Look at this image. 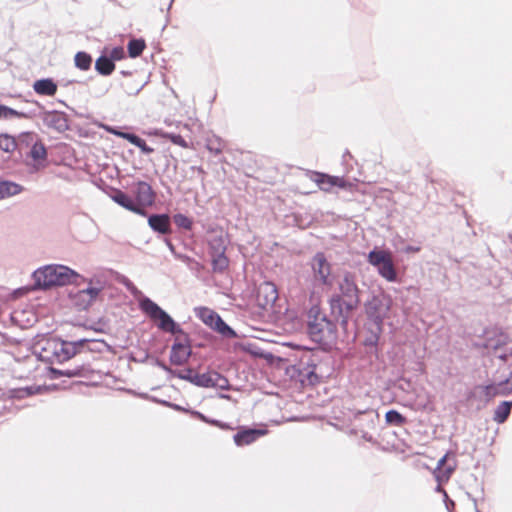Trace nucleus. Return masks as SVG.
I'll return each mask as SVG.
<instances>
[{
    "instance_id": "nucleus-10",
    "label": "nucleus",
    "mask_w": 512,
    "mask_h": 512,
    "mask_svg": "<svg viewBox=\"0 0 512 512\" xmlns=\"http://www.w3.org/2000/svg\"><path fill=\"white\" fill-rule=\"evenodd\" d=\"M136 210L140 211L138 215L146 216V208L152 206L155 202L156 194L150 184L145 181H138L131 187Z\"/></svg>"
},
{
    "instance_id": "nucleus-56",
    "label": "nucleus",
    "mask_w": 512,
    "mask_h": 512,
    "mask_svg": "<svg viewBox=\"0 0 512 512\" xmlns=\"http://www.w3.org/2000/svg\"><path fill=\"white\" fill-rule=\"evenodd\" d=\"M443 500H444V504H445V507L446 509L449 511V512H453L454 508H455V502L449 498L447 492H444V495H443Z\"/></svg>"
},
{
    "instance_id": "nucleus-20",
    "label": "nucleus",
    "mask_w": 512,
    "mask_h": 512,
    "mask_svg": "<svg viewBox=\"0 0 512 512\" xmlns=\"http://www.w3.org/2000/svg\"><path fill=\"white\" fill-rule=\"evenodd\" d=\"M16 138L17 143V154L18 157L15 159V161H20L24 159L25 153L28 151L27 149H30L31 146L39 139L37 134L32 131H26L20 133Z\"/></svg>"
},
{
    "instance_id": "nucleus-35",
    "label": "nucleus",
    "mask_w": 512,
    "mask_h": 512,
    "mask_svg": "<svg viewBox=\"0 0 512 512\" xmlns=\"http://www.w3.org/2000/svg\"><path fill=\"white\" fill-rule=\"evenodd\" d=\"M385 421L388 425L402 426L407 422V418L395 409H390L385 414Z\"/></svg>"
},
{
    "instance_id": "nucleus-31",
    "label": "nucleus",
    "mask_w": 512,
    "mask_h": 512,
    "mask_svg": "<svg viewBox=\"0 0 512 512\" xmlns=\"http://www.w3.org/2000/svg\"><path fill=\"white\" fill-rule=\"evenodd\" d=\"M383 332V326L369 324L368 335L364 339V345L366 347H377L380 335Z\"/></svg>"
},
{
    "instance_id": "nucleus-50",
    "label": "nucleus",
    "mask_w": 512,
    "mask_h": 512,
    "mask_svg": "<svg viewBox=\"0 0 512 512\" xmlns=\"http://www.w3.org/2000/svg\"><path fill=\"white\" fill-rule=\"evenodd\" d=\"M178 259L187 263V264H191L193 263L195 265V268L197 269H202L203 266L201 263H199L198 261H196L195 259H193L192 257L188 256V255H185V254H180L178 255Z\"/></svg>"
},
{
    "instance_id": "nucleus-44",
    "label": "nucleus",
    "mask_w": 512,
    "mask_h": 512,
    "mask_svg": "<svg viewBox=\"0 0 512 512\" xmlns=\"http://www.w3.org/2000/svg\"><path fill=\"white\" fill-rule=\"evenodd\" d=\"M71 341L75 345L76 350H78V354L87 352V347L89 345L90 338L83 337V338L74 339Z\"/></svg>"
},
{
    "instance_id": "nucleus-42",
    "label": "nucleus",
    "mask_w": 512,
    "mask_h": 512,
    "mask_svg": "<svg viewBox=\"0 0 512 512\" xmlns=\"http://www.w3.org/2000/svg\"><path fill=\"white\" fill-rule=\"evenodd\" d=\"M106 347H108V344L105 342V340L90 338L87 352L101 353Z\"/></svg>"
},
{
    "instance_id": "nucleus-63",
    "label": "nucleus",
    "mask_w": 512,
    "mask_h": 512,
    "mask_svg": "<svg viewBox=\"0 0 512 512\" xmlns=\"http://www.w3.org/2000/svg\"><path fill=\"white\" fill-rule=\"evenodd\" d=\"M467 496L468 498L473 502L474 506H475V512H481L478 508H477V500L476 498H474L470 493L467 492Z\"/></svg>"
},
{
    "instance_id": "nucleus-12",
    "label": "nucleus",
    "mask_w": 512,
    "mask_h": 512,
    "mask_svg": "<svg viewBox=\"0 0 512 512\" xmlns=\"http://www.w3.org/2000/svg\"><path fill=\"white\" fill-rule=\"evenodd\" d=\"M307 176L318 186L320 190L324 192H330L333 187L341 189H348L351 187V184L348 183L344 177L332 176L327 173L311 170L307 171Z\"/></svg>"
},
{
    "instance_id": "nucleus-25",
    "label": "nucleus",
    "mask_w": 512,
    "mask_h": 512,
    "mask_svg": "<svg viewBox=\"0 0 512 512\" xmlns=\"http://www.w3.org/2000/svg\"><path fill=\"white\" fill-rule=\"evenodd\" d=\"M33 89L38 95L54 96L57 92V84L52 78H42L33 83Z\"/></svg>"
},
{
    "instance_id": "nucleus-27",
    "label": "nucleus",
    "mask_w": 512,
    "mask_h": 512,
    "mask_svg": "<svg viewBox=\"0 0 512 512\" xmlns=\"http://www.w3.org/2000/svg\"><path fill=\"white\" fill-rule=\"evenodd\" d=\"M211 258V268L212 272L215 274H223L229 268L230 260L224 253L212 254L209 255Z\"/></svg>"
},
{
    "instance_id": "nucleus-54",
    "label": "nucleus",
    "mask_w": 512,
    "mask_h": 512,
    "mask_svg": "<svg viewBox=\"0 0 512 512\" xmlns=\"http://www.w3.org/2000/svg\"><path fill=\"white\" fill-rule=\"evenodd\" d=\"M359 432L361 433V438L364 439L365 441L371 444L377 443V440L371 434H369L368 430L364 429V427L359 428Z\"/></svg>"
},
{
    "instance_id": "nucleus-21",
    "label": "nucleus",
    "mask_w": 512,
    "mask_h": 512,
    "mask_svg": "<svg viewBox=\"0 0 512 512\" xmlns=\"http://www.w3.org/2000/svg\"><path fill=\"white\" fill-rule=\"evenodd\" d=\"M448 455L449 453H446L439 459L437 467L433 473L437 483L439 484L447 482L456 468L455 462L453 464H446Z\"/></svg>"
},
{
    "instance_id": "nucleus-26",
    "label": "nucleus",
    "mask_w": 512,
    "mask_h": 512,
    "mask_svg": "<svg viewBox=\"0 0 512 512\" xmlns=\"http://www.w3.org/2000/svg\"><path fill=\"white\" fill-rule=\"evenodd\" d=\"M228 238L223 232L217 233L208 240V254H218L227 251Z\"/></svg>"
},
{
    "instance_id": "nucleus-28",
    "label": "nucleus",
    "mask_w": 512,
    "mask_h": 512,
    "mask_svg": "<svg viewBox=\"0 0 512 512\" xmlns=\"http://www.w3.org/2000/svg\"><path fill=\"white\" fill-rule=\"evenodd\" d=\"M95 70L102 76H109L115 70V63L108 55L101 54L95 61Z\"/></svg>"
},
{
    "instance_id": "nucleus-1",
    "label": "nucleus",
    "mask_w": 512,
    "mask_h": 512,
    "mask_svg": "<svg viewBox=\"0 0 512 512\" xmlns=\"http://www.w3.org/2000/svg\"><path fill=\"white\" fill-rule=\"evenodd\" d=\"M139 309L156 323L159 330L176 336L170 350V363L175 366L187 364L192 355V340L189 334L167 311L149 297H143L139 301Z\"/></svg>"
},
{
    "instance_id": "nucleus-13",
    "label": "nucleus",
    "mask_w": 512,
    "mask_h": 512,
    "mask_svg": "<svg viewBox=\"0 0 512 512\" xmlns=\"http://www.w3.org/2000/svg\"><path fill=\"white\" fill-rule=\"evenodd\" d=\"M193 379L192 384L197 387L218 388L220 390H227L229 388L228 379L214 370L205 373H195Z\"/></svg>"
},
{
    "instance_id": "nucleus-58",
    "label": "nucleus",
    "mask_w": 512,
    "mask_h": 512,
    "mask_svg": "<svg viewBox=\"0 0 512 512\" xmlns=\"http://www.w3.org/2000/svg\"><path fill=\"white\" fill-rule=\"evenodd\" d=\"M191 414L202 422H205V423L208 422L209 417H207L206 415H204L203 413H201L199 411L193 410V411H191Z\"/></svg>"
},
{
    "instance_id": "nucleus-14",
    "label": "nucleus",
    "mask_w": 512,
    "mask_h": 512,
    "mask_svg": "<svg viewBox=\"0 0 512 512\" xmlns=\"http://www.w3.org/2000/svg\"><path fill=\"white\" fill-rule=\"evenodd\" d=\"M41 120L46 127L59 133H63L69 129L67 114L62 111H44L41 114Z\"/></svg>"
},
{
    "instance_id": "nucleus-3",
    "label": "nucleus",
    "mask_w": 512,
    "mask_h": 512,
    "mask_svg": "<svg viewBox=\"0 0 512 512\" xmlns=\"http://www.w3.org/2000/svg\"><path fill=\"white\" fill-rule=\"evenodd\" d=\"M338 321L331 315L322 311L319 305H312L307 311L306 333L310 340L318 344L323 350H328L336 342Z\"/></svg>"
},
{
    "instance_id": "nucleus-62",
    "label": "nucleus",
    "mask_w": 512,
    "mask_h": 512,
    "mask_svg": "<svg viewBox=\"0 0 512 512\" xmlns=\"http://www.w3.org/2000/svg\"><path fill=\"white\" fill-rule=\"evenodd\" d=\"M151 359V356L149 353H145L143 357H141L140 359H138L137 361L140 362V363H145L147 362L148 360L150 361Z\"/></svg>"
},
{
    "instance_id": "nucleus-52",
    "label": "nucleus",
    "mask_w": 512,
    "mask_h": 512,
    "mask_svg": "<svg viewBox=\"0 0 512 512\" xmlns=\"http://www.w3.org/2000/svg\"><path fill=\"white\" fill-rule=\"evenodd\" d=\"M207 423L210 425H213V426H217L224 430H232L233 429V427L230 426V424L221 422L220 420H217V419L209 418Z\"/></svg>"
},
{
    "instance_id": "nucleus-38",
    "label": "nucleus",
    "mask_w": 512,
    "mask_h": 512,
    "mask_svg": "<svg viewBox=\"0 0 512 512\" xmlns=\"http://www.w3.org/2000/svg\"><path fill=\"white\" fill-rule=\"evenodd\" d=\"M206 148L210 153L217 156L223 152L224 143L221 138L213 136L212 138L207 139Z\"/></svg>"
},
{
    "instance_id": "nucleus-46",
    "label": "nucleus",
    "mask_w": 512,
    "mask_h": 512,
    "mask_svg": "<svg viewBox=\"0 0 512 512\" xmlns=\"http://www.w3.org/2000/svg\"><path fill=\"white\" fill-rule=\"evenodd\" d=\"M150 363L153 366H157V367L161 368L162 370H164L169 375L173 372V368L168 366L164 361H162L161 359H159L157 357H152L151 356Z\"/></svg>"
},
{
    "instance_id": "nucleus-22",
    "label": "nucleus",
    "mask_w": 512,
    "mask_h": 512,
    "mask_svg": "<svg viewBox=\"0 0 512 512\" xmlns=\"http://www.w3.org/2000/svg\"><path fill=\"white\" fill-rule=\"evenodd\" d=\"M355 419L359 421V428L374 430L379 422V414L373 409L358 411Z\"/></svg>"
},
{
    "instance_id": "nucleus-18",
    "label": "nucleus",
    "mask_w": 512,
    "mask_h": 512,
    "mask_svg": "<svg viewBox=\"0 0 512 512\" xmlns=\"http://www.w3.org/2000/svg\"><path fill=\"white\" fill-rule=\"evenodd\" d=\"M257 299L262 307L272 306L278 299L276 286L271 282L262 283L257 291Z\"/></svg>"
},
{
    "instance_id": "nucleus-39",
    "label": "nucleus",
    "mask_w": 512,
    "mask_h": 512,
    "mask_svg": "<svg viewBox=\"0 0 512 512\" xmlns=\"http://www.w3.org/2000/svg\"><path fill=\"white\" fill-rule=\"evenodd\" d=\"M6 119L11 117L31 119L36 116L35 110L18 111L5 105Z\"/></svg>"
},
{
    "instance_id": "nucleus-23",
    "label": "nucleus",
    "mask_w": 512,
    "mask_h": 512,
    "mask_svg": "<svg viewBox=\"0 0 512 512\" xmlns=\"http://www.w3.org/2000/svg\"><path fill=\"white\" fill-rule=\"evenodd\" d=\"M101 289L97 287H87L85 289L79 290L76 295V304L81 309L88 308L92 302L98 297L100 294Z\"/></svg>"
},
{
    "instance_id": "nucleus-49",
    "label": "nucleus",
    "mask_w": 512,
    "mask_h": 512,
    "mask_svg": "<svg viewBox=\"0 0 512 512\" xmlns=\"http://www.w3.org/2000/svg\"><path fill=\"white\" fill-rule=\"evenodd\" d=\"M120 138L127 140L129 143H131L135 146V144H137V142L139 141V139L141 137L135 133L126 131L124 134L120 135Z\"/></svg>"
},
{
    "instance_id": "nucleus-19",
    "label": "nucleus",
    "mask_w": 512,
    "mask_h": 512,
    "mask_svg": "<svg viewBox=\"0 0 512 512\" xmlns=\"http://www.w3.org/2000/svg\"><path fill=\"white\" fill-rule=\"evenodd\" d=\"M266 433H267L266 429L244 428V429L238 431L236 434H234L233 440L237 446H245V445L252 444L258 438L265 435Z\"/></svg>"
},
{
    "instance_id": "nucleus-11",
    "label": "nucleus",
    "mask_w": 512,
    "mask_h": 512,
    "mask_svg": "<svg viewBox=\"0 0 512 512\" xmlns=\"http://www.w3.org/2000/svg\"><path fill=\"white\" fill-rule=\"evenodd\" d=\"M311 269L315 280L323 286L331 287L334 283L331 276L332 265L323 252H317L311 260Z\"/></svg>"
},
{
    "instance_id": "nucleus-43",
    "label": "nucleus",
    "mask_w": 512,
    "mask_h": 512,
    "mask_svg": "<svg viewBox=\"0 0 512 512\" xmlns=\"http://www.w3.org/2000/svg\"><path fill=\"white\" fill-rule=\"evenodd\" d=\"M121 283L126 287V289L136 298H138V302L143 298L146 297L143 295V293L134 285V283L128 279L127 277H123V280Z\"/></svg>"
},
{
    "instance_id": "nucleus-53",
    "label": "nucleus",
    "mask_w": 512,
    "mask_h": 512,
    "mask_svg": "<svg viewBox=\"0 0 512 512\" xmlns=\"http://www.w3.org/2000/svg\"><path fill=\"white\" fill-rule=\"evenodd\" d=\"M153 401L157 402V403H161L163 405H166L168 407H172L173 409L177 410V411H184V412H187L188 410L181 407L180 405L178 404H173V403H170L168 401H165V400H158L157 398L155 397H152L151 398Z\"/></svg>"
},
{
    "instance_id": "nucleus-37",
    "label": "nucleus",
    "mask_w": 512,
    "mask_h": 512,
    "mask_svg": "<svg viewBox=\"0 0 512 512\" xmlns=\"http://www.w3.org/2000/svg\"><path fill=\"white\" fill-rule=\"evenodd\" d=\"M175 225L183 230L190 231L193 228V220L182 213H176L171 218Z\"/></svg>"
},
{
    "instance_id": "nucleus-17",
    "label": "nucleus",
    "mask_w": 512,
    "mask_h": 512,
    "mask_svg": "<svg viewBox=\"0 0 512 512\" xmlns=\"http://www.w3.org/2000/svg\"><path fill=\"white\" fill-rule=\"evenodd\" d=\"M26 158H31L33 161L32 167L39 170L45 166L48 157V152L44 143L38 139L31 148L24 155Z\"/></svg>"
},
{
    "instance_id": "nucleus-5",
    "label": "nucleus",
    "mask_w": 512,
    "mask_h": 512,
    "mask_svg": "<svg viewBox=\"0 0 512 512\" xmlns=\"http://www.w3.org/2000/svg\"><path fill=\"white\" fill-rule=\"evenodd\" d=\"M317 359L314 354H305L299 361L287 368V374L301 385H315L320 382L317 374Z\"/></svg>"
},
{
    "instance_id": "nucleus-7",
    "label": "nucleus",
    "mask_w": 512,
    "mask_h": 512,
    "mask_svg": "<svg viewBox=\"0 0 512 512\" xmlns=\"http://www.w3.org/2000/svg\"><path fill=\"white\" fill-rule=\"evenodd\" d=\"M367 260L375 267L379 275L388 282L398 281V272L393 263L392 254L388 250L374 247L369 253Z\"/></svg>"
},
{
    "instance_id": "nucleus-60",
    "label": "nucleus",
    "mask_w": 512,
    "mask_h": 512,
    "mask_svg": "<svg viewBox=\"0 0 512 512\" xmlns=\"http://www.w3.org/2000/svg\"><path fill=\"white\" fill-rule=\"evenodd\" d=\"M107 131H108L109 133H111V134H113V135H115V136L119 137V138H120V135H121V134H124V133L126 132V131L121 130V129H120V128H118V127H111V128H108V129H107Z\"/></svg>"
},
{
    "instance_id": "nucleus-32",
    "label": "nucleus",
    "mask_w": 512,
    "mask_h": 512,
    "mask_svg": "<svg viewBox=\"0 0 512 512\" xmlns=\"http://www.w3.org/2000/svg\"><path fill=\"white\" fill-rule=\"evenodd\" d=\"M92 62V56L85 51H79L74 56L75 67L81 71H88L92 66Z\"/></svg>"
},
{
    "instance_id": "nucleus-8",
    "label": "nucleus",
    "mask_w": 512,
    "mask_h": 512,
    "mask_svg": "<svg viewBox=\"0 0 512 512\" xmlns=\"http://www.w3.org/2000/svg\"><path fill=\"white\" fill-rule=\"evenodd\" d=\"M391 299L382 293L373 294L364 304L369 324L384 325L391 309Z\"/></svg>"
},
{
    "instance_id": "nucleus-33",
    "label": "nucleus",
    "mask_w": 512,
    "mask_h": 512,
    "mask_svg": "<svg viewBox=\"0 0 512 512\" xmlns=\"http://www.w3.org/2000/svg\"><path fill=\"white\" fill-rule=\"evenodd\" d=\"M146 48L145 40L142 38H133L127 44L128 55L131 58L139 57Z\"/></svg>"
},
{
    "instance_id": "nucleus-59",
    "label": "nucleus",
    "mask_w": 512,
    "mask_h": 512,
    "mask_svg": "<svg viewBox=\"0 0 512 512\" xmlns=\"http://www.w3.org/2000/svg\"><path fill=\"white\" fill-rule=\"evenodd\" d=\"M191 414L202 422H205V423L208 422L209 417H207L206 415H204L203 413H201L199 411L193 410V411H191Z\"/></svg>"
},
{
    "instance_id": "nucleus-57",
    "label": "nucleus",
    "mask_w": 512,
    "mask_h": 512,
    "mask_svg": "<svg viewBox=\"0 0 512 512\" xmlns=\"http://www.w3.org/2000/svg\"><path fill=\"white\" fill-rule=\"evenodd\" d=\"M163 241H164L165 245L168 247V249L170 250V252L178 258L179 254L176 253V248H175L174 244L172 243L171 239L169 237H165Z\"/></svg>"
},
{
    "instance_id": "nucleus-34",
    "label": "nucleus",
    "mask_w": 512,
    "mask_h": 512,
    "mask_svg": "<svg viewBox=\"0 0 512 512\" xmlns=\"http://www.w3.org/2000/svg\"><path fill=\"white\" fill-rule=\"evenodd\" d=\"M0 150L6 153H17L16 138L9 134H0Z\"/></svg>"
},
{
    "instance_id": "nucleus-40",
    "label": "nucleus",
    "mask_w": 512,
    "mask_h": 512,
    "mask_svg": "<svg viewBox=\"0 0 512 512\" xmlns=\"http://www.w3.org/2000/svg\"><path fill=\"white\" fill-rule=\"evenodd\" d=\"M86 371H88V367L86 365H77L73 368L63 369L64 377L74 378V377H83L85 376Z\"/></svg>"
},
{
    "instance_id": "nucleus-51",
    "label": "nucleus",
    "mask_w": 512,
    "mask_h": 512,
    "mask_svg": "<svg viewBox=\"0 0 512 512\" xmlns=\"http://www.w3.org/2000/svg\"><path fill=\"white\" fill-rule=\"evenodd\" d=\"M42 390L41 386H27L21 390V392L26 396H31L35 394H39Z\"/></svg>"
},
{
    "instance_id": "nucleus-29",
    "label": "nucleus",
    "mask_w": 512,
    "mask_h": 512,
    "mask_svg": "<svg viewBox=\"0 0 512 512\" xmlns=\"http://www.w3.org/2000/svg\"><path fill=\"white\" fill-rule=\"evenodd\" d=\"M23 187L13 181L0 180V199L11 197L22 192Z\"/></svg>"
},
{
    "instance_id": "nucleus-61",
    "label": "nucleus",
    "mask_w": 512,
    "mask_h": 512,
    "mask_svg": "<svg viewBox=\"0 0 512 512\" xmlns=\"http://www.w3.org/2000/svg\"><path fill=\"white\" fill-rule=\"evenodd\" d=\"M293 217H294V222H295V224H296L297 226H299V227L304 228V227H306V226L310 223V222H308V223H303V222H302V220L300 219V217H299L297 214H294V216H293Z\"/></svg>"
},
{
    "instance_id": "nucleus-4",
    "label": "nucleus",
    "mask_w": 512,
    "mask_h": 512,
    "mask_svg": "<svg viewBox=\"0 0 512 512\" xmlns=\"http://www.w3.org/2000/svg\"><path fill=\"white\" fill-rule=\"evenodd\" d=\"M34 289L47 290L55 286L79 285L86 279L68 266L50 264L33 272Z\"/></svg>"
},
{
    "instance_id": "nucleus-24",
    "label": "nucleus",
    "mask_w": 512,
    "mask_h": 512,
    "mask_svg": "<svg viewBox=\"0 0 512 512\" xmlns=\"http://www.w3.org/2000/svg\"><path fill=\"white\" fill-rule=\"evenodd\" d=\"M110 198L120 205L121 207L125 208L128 211H131L135 214L140 213V211L136 210V205L134 203L133 197H131L129 194L125 193L124 191L114 188L110 194Z\"/></svg>"
},
{
    "instance_id": "nucleus-48",
    "label": "nucleus",
    "mask_w": 512,
    "mask_h": 512,
    "mask_svg": "<svg viewBox=\"0 0 512 512\" xmlns=\"http://www.w3.org/2000/svg\"><path fill=\"white\" fill-rule=\"evenodd\" d=\"M135 146L138 147L140 151L145 155H149L154 152V149L147 145L146 141L143 138H140L137 144H135Z\"/></svg>"
},
{
    "instance_id": "nucleus-64",
    "label": "nucleus",
    "mask_w": 512,
    "mask_h": 512,
    "mask_svg": "<svg viewBox=\"0 0 512 512\" xmlns=\"http://www.w3.org/2000/svg\"><path fill=\"white\" fill-rule=\"evenodd\" d=\"M0 119H6L5 105L0 104Z\"/></svg>"
},
{
    "instance_id": "nucleus-30",
    "label": "nucleus",
    "mask_w": 512,
    "mask_h": 512,
    "mask_svg": "<svg viewBox=\"0 0 512 512\" xmlns=\"http://www.w3.org/2000/svg\"><path fill=\"white\" fill-rule=\"evenodd\" d=\"M512 399L509 401H502L495 409L493 420L498 423H504L511 414Z\"/></svg>"
},
{
    "instance_id": "nucleus-2",
    "label": "nucleus",
    "mask_w": 512,
    "mask_h": 512,
    "mask_svg": "<svg viewBox=\"0 0 512 512\" xmlns=\"http://www.w3.org/2000/svg\"><path fill=\"white\" fill-rule=\"evenodd\" d=\"M335 285V292L328 299L331 316L347 331L350 319L361 304L359 277L353 271L344 270L336 277Z\"/></svg>"
},
{
    "instance_id": "nucleus-41",
    "label": "nucleus",
    "mask_w": 512,
    "mask_h": 512,
    "mask_svg": "<svg viewBox=\"0 0 512 512\" xmlns=\"http://www.w3.org/2000/svg\"><path fill=\"white\" fill-rule=\"evenodd\" d=\"M195 375V372L192 368H186L183 371L175 370L173 369V372L170 374V378L176 377L181 380L188 381L190 383H193V376Z\"/></svg>"
},
{
    "instance_id": "nucleus-16",
    "label": "nucleus",
    "mask_w": 512,
    "mask_h": 512,
    "mask_svg": "<svg viewBox=\"0 0 512 512\" xmlns=\"http://www.w3.org/2000/svg\"><path fill=\"white\" fill-rule=\"evenodd\" d=\"M148 225L156 233L161 235L172 234L171 216L167 213H156L148 216Z\"/></svg>"
},
{
    "instance_id": "nucleus-36",
    "label": "nucleus",
    "mask_w": 512,
    "mask_h": 512,
    "mask_svg": "<svg viewBox=\"0 0 512 512\" xmlns=\"http://www.w3.org/2000/svg\"><path fill=\"white\" fill-rule=\"evenodd\" d=\"M503 343L504 342L500 338H498V339H487L485 341V343L483 344V346L486 349L494 350L495 356L498 357L499 359H501L503 361H507L508 360V355L506 353H499V350H500L501 346L503 345Z\"/></svg>"
},
{
    "instance_id": "nucleus-15",
    "label": "nucleus",
    "mask_w": 512,
    "mask_h": 512,
    "mask_svg": "<svg viewBox=\"0 0 512 512\" xmlns=\"http://www.w3.org/2000/svg\"><path fill=\"white\" fill-rule=\"evenodd\" d=\"M53 344V355L58 363H63L78 355V350L71 340H54Z\"/></svg>"
},
{
    "instance_id": "nucleus-45",
    "label": "nucleus",
    "mask_w": 512,
    "mask_h": 512,
    "mask_svg": "<svg viewBox=\"0 0 512 512\" xmlns=\"http://www.w3.org/2000/svg\"><path fill=\"white\" fill-rule=\"evenodd\" d=\"M108 58H110L113 63H115V61L124 59L125 58L124 48L121 46H116V47L112 48Z\"/></svg>"
},
{
    "instance_id": "nucleus-6",
    "label": "nucleus",
    "mask_w": 512,
    "mask_h": 512,
    "mask_svg": "<svg viewBox=\"0 0 512 512\" xmlns=\"http://www.w3.org/2000/svg\"><path fill=\"white\" fill-rule=\"evenodd\" d=\"M512 393L509 386V379H505L499 383H491L488 385H478L473 391L467 395L469 402L476 401V410L483 409L494 397L508 396Z\"/></svg>"
},
{
    "instance_id": "nucleus-55",
    "label": "nucleus",
    "mask_w": 512,
    "mask_h": 512,
    "mask_svg": "<svg viewBox=\"0 0 512 512\" xmlns=\"http://www.w3.org/2000/svg\"><path fill=\"white\" fill-rule=\"evenodd\" d=\"M49 377H50V379H53V380L64 377L63 369H57V368L51 367L49 369Z\"/></svg>"
},
{
    "instance_id": "nucleus-9",
    "label": "nucleus",
    "mask_w": 512,
    "mask_h": 512,
    "mask_svg": "<svg viewBox=\"0 0 512 512\" xmlns=\"http://www.w3.org/2000/svg\"><path fill=\"white\" fill-rule=\"evenodd\" d=\"M196 316L207 326L219 333L222 337L232 339L237 337L236 331L229 326L223 318L214 310L208 307L195 309Z\"/></svg>"
},
{
    "instance_id": "nucleus-47",
    "label": "nucleus",
    "mask_w": 512,
    "mask_h": 512,
    "mask_svg": "<svg viewBox=\"0 0 512 512\" xmlns=\"http://www.w3.org/2000/svg\"><path fill=\"white\" fill-rule=\"evenodd\" d=\"M168 138L175 145H178L183 148L188 147L186 140L180 134L171 133L168 135Z\"/></svg>"
}]
</instances>
